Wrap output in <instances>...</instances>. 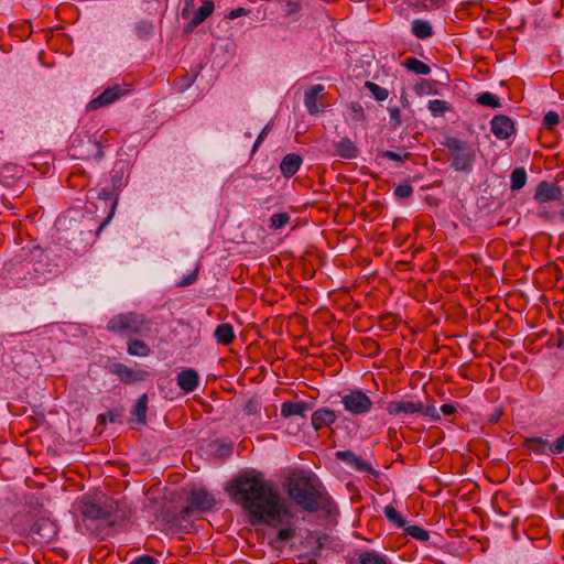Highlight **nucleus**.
<instances>
[{
    "label": "nucleus",
    "instance_id": "nucleus-1",
    "mask_svg": "<svg viewBox=\"0 0 564 564\" xmlns=\"http://www.w3.org/2000/svg\"><path fill=\"white\" fill-rule=\"evenodd\" d=\"M226 491L245 510L251 525L279 529L274 543H284L295 536L294 514L270 481L259 475L243 473L228 484Z\"/></svg>",
    "mask_w": 564,
    "mask_h": 564
},
{
    "label": "nucleus",
    "instance_id": "nucleus-2",
    "mask_svg": "<svg viewBox=\"0 0 564 564\" xmlns=\"http://www.w3.org/2000/svg\"><path fill=\"white\" fill-rule=\"evenodd\" d=\"M285 488L289 498L311 513L327 509L332 502L321 481L311 471H292L285 480Z\"/></svg>",
    "mask_w": 564,
    "mask_h": 564
},
{
    "label": "nucleus",
    "instance_id": "nucleus-3",
    "mask_svg": "<svg viewBox=\"0 0 564 564\" xmlns=\"http://www.w3.org/2000/svg\"><path fill=\"white\" fill-rule=\"evenodd\" d=\"M387 412L394 416H424L431 421H438L442 417L447 419L457 412V406L453 403L442 404L436 408L435 402L425 397L424 400L420 399H402L392 400L387 403Z\"/></svg>",
    "mask_w": 564,
    "mask_h": 564
},
{
    "label": "nucleus",
    "instance_id": "nucleus-4",
    "mask_svg": "<svg viewBox=\"0 0 564 564\" xmlns=\"http://www.w3.org/2000/svg\"><path fill=\"white\" fill-rule=\"evenodd\" d=\"M151 326L150 319L135 312L115 315L107 323L109 332L124 336L145 335L151 332Z\"/></svg>",
    "mask_w": 564,
    "mask_h": 564
},
{
    "label": "nucleus",
    "instance_id": "nucleus-5",
    "mask_svg": "<svg viewBox=\"0 0 564 564\" xmlns=\"http://www.w3.org/2000/svg\"><path fill=\"white\" fill-rule=\"evenodd\" d=\"M443 145L448 151L451 166L455 171L467 172L473 169L476 154L474 148L469 143L455 137H446Z\"/></svg>",
    "mask_w": 564,
    "mask_h": 564
},
{
    "label": "nucleus",
    "instance_id": "nucleus-6",
    "mask_svg": "<svg viewBox=\"0 0 564 564\" xmlns=\"http://www.w3.org/2000/svg\"><path fill=\"white\" fill-rule=\"evenodd\" d=\"M187 505L181 509L180 518L188 520L194 512H205L213 509L216 505L215 497L205 489L193 488L186 498Z\"/></svg>",
    "mask_w": 564,
    "mask_h": 564
},
{
    "label": "nucleus",
    "instance_id": "nucleus-7",
    "mask_svg": "<svg viewBox=\"0 0 564 564\" xmlns=\"http://www.w3.org/2000/svg\"><path fill=\"white\" fill-rule=\"evenodd\" d=\"M344 410L352 416H365L373 409L371 398L362 390L355 389L341 397Z\"/></svg>",
    "mask_w": 564,
    "mask_h": 564
},
{
    "label": "nucleus",
    "instance_id": "nucleus-8",
    "mask_svg": "<svg viewBox=\"0 0 564 564\" xmlns=\"http://www.w3.org/2000/svg\"><path fill=\"white\" fill-rule=\"evenodd\" d=\"M72 148L74 156L80 160H100L104 156L100 142L93 135H78L74 139Z\"/></svg>",
    "mask_w": 564,
    "mask_h": 564
},
{
    "label": "nucleus",
    "instance_id": "nucleus-9",
    "mask_svg": "<svg viewBox=\"0 0 564 564\" xmlns=\"http://www.w3.org/2000/svg\"><path fill=\"white\" fill-rule=\"evenodd\" d=\"M131 86L128 84H116L111 87L106 88L98 97L91 99L86 109L88 111L97 110L106 107L130 93Z\"/></svg>",
    "mask_w": 564,
    "mask_h": 564
},
{
    "label": "nucleus",
    "instance_id": "nucleus-10",
    "mask_svg": "<svg viewBox=\"0 0 564 564\" xmlns=\"http://www.w3.org/2000/svg\"><path fill=\"white\" fill-rule=\"evenodd\" d=\"M57 534V525L48 518L35 520L29 529L28 535L37 544L50 543Z\"/></svg>",
    "mask_w": 564,
    "mask_h": 564
},
{
    "label": "nucleus",
    "instance_id": "nucleus-11",
    "mask_svg": "<svg viewBox=\"0 0 564 564\" xmlns=\"http://www.w3.org/2000/svg\"><path fill=\"white\" fill-rule=\"evenodd\" d=\"M97 234V231L94 234L93 230L89 229L87 231L80 230L78 235H73L70 239L66 240L65 258L70 259L74 256L85 253Z\"/></svg>",
    "mask_w": 564,
    "mask_h": 564
},
{
    "label": "nucleus",
    "instance_id": "nucleus-12",
    "mask_svg": "<svg viewBox=\"0 0 564 564\" xmlns=\"http://www.w3.org/2000/svg\"><path fill=\"white\" fill-rule=\"evenodd\" d=\"M524 445L528 449L538 454L545 453L546 448L552 454H561L564 452V434L556 438L553 443H550L543 437H527L524 440Z\"/></svg>",
    "mask_w": 564,
    "mask_h": 564
},
{
    "label": "nucleus",
    "instance_id": "nucleus-13",
    "mask_svg": "<svg viewBox=\"0 0 564 564\" xmlns=\"http://www.w3.org/2000/svg\"><path fill=\"white\" fill-rule=\"evenodd\" d=\"M110 507H102L89 500H80L78 511L84 519L87 520H107L112 522L110 518Z\"/></svg>",
    "mask_w": 564,
    "mask_h": 564
},
{
    "label": "nucleus",
    "instance_id": "nucleus-14",
    "mask_svg": "<svg viewBox=\"0 0 564 564\" xmlns=\"http://www.w3.org/2000/svg\"><path fill=\"white\" fill-rule=\"evenodd\" d=\"M313 409V403L302 400L284 401L281 404V416L284 420L305 419L308 411Z\"/></svg>",
    "mask_w": 564,
    "mask_h": 564
},
{
    "label": "nucleus",
    "instance_id": "nucleus-15",
    "mask_svg": "<svg viewBox=\"0 0 564 564\" xmlns=\"http://www.w3.org/2000/svg\"><path fill=\"white\" fill-rule=\"evenodd\" d=\"M111 373L116 375L124 383H134L143 381L149 376V372L143 369H132L123 364H113L111 366Z\"/></svg>",
    "mask_w": 564,
    "mask_h": 564
},
{
    "label": "nucleus",
    "instance_id": "nucleus-16",
    "mask_svg": "<svg viewBox=\"0 0 564 564\" xmlns=\"http://www.w3.org/2000/svg\"><path fill=\"white\" fill-rule=\"evenodd\" d=\"M490 130L499 140H506L514 132V123L508 116L496 115L490 121Z\"/></svg>",
    "mask_w": 564,
    "mask_h": 564
},
{
    "label": "nucleus",
    "instance_id": "nucleus-17",
    "mask_svg": "<svg viewBox=\"0 0 564 564\" xmlns=\"http://www.w3.org/2000/svg\"><path fill=\"white\" fill-rule=\"evenodd\" d=\"M336 457L337 459L346 463L348 466H350L357 471L368 473L376 477L379 475V473L375 470L369 463L365 462L364 459H361V457L357 456L350 451L337 452Z\"/></svg>",
    "mask_w": 564,
    "mask_h": 564
},
{
    "label": "nucleus",
    "instance_id": "nucleus-18",
    "mask_svg": "<svg viewBox=\"0 0 564 564\" xmlns=\"http://www.w3.org/2000/svg\"><path fill=\"white\" fill-rule=\"evenodd\" d=\"M562 197L561 187L556 184L549 183L546 181L541 182L534 194V199L538 203H546L552 200H558Z\"/></svg>",
    "mask_w": 564,
    "mask_h": 564
},
{
    "label": "nucleus",
    "instance_id": "nucleus-19",
    "mask_svg": "<svg viewBox=\"0 0 564 564\" xmlns=\"http://www.w3.org/2000/svg\"><path fill=\"white\" fill-rule=\"evenodd\" d=\"M215 4L213 0H203L202 6L194 12L193 18L185 26L187 33L194 31L214 12Z\"/></svg>",
    "mask_w": 564,
    "mask_h": 564
},
{
    "label": "nucleus",
    "instance_id": "nucleus-20",
    "mask_svg": "<svg viewBox=\"0 0 564 564\" xmlns=\"http://www.w3.org/2000/svg\"><path fill=\"white\" fill-rule=\"evenodd\" d=\"M120 180H121V177L117 178V176L113 175L112 176V186H111V188H101L98 192V198L102 199L105 202L111 200V207H110V212H109L108 217L102 223L99 224V226L97 228V232L102 230V228L109 223V220L111 219V217L115 214V209H116L117 204H118V198L113 197V189L116 188L117 183L120 185Z\"/></svg>",
    "mask_w": 564,
    "mask_h": 564
},
{
    "label": "nucleus",
    "instance_id": "nucleus-21",
    "mask_svg": "<svg viewBox=\"0 0 564 564\" xmlns=\"http://www.w3.org/2000/svg\"><path fill=\"white\" fill-rule=\"evenodd\" d=\"M325 87L321 84L310 86L304 94V106L310 115L315 116L321 110L317 107V100L322 97Z\"/></svg>",
    "mask_w": 564,
    "mask_h": 564
},
{
    "label": "nucleus",
    "instance_id": "nucleus-22",
    "mask_svg": "<svg viewBox=\"0 0 564 564\" xmlns=\"http://www.w3.org/2000/svg\"><path fill=\"white\" fill-rule=\"evenodd\" d=\"M176 381L181 390L189 393L198 387L199 376L194 369H186L177 375Z\"/></svg>",
    "mask_w": 564,
    "mask_h": 564
},
{
    "label": "nucleus",
    "instance_id": "nucleus-23",
    "mask_svg": "<svg viewBox=\"0 0 564 564\" xmlns=\"http://www.w3.org/2000/svg\"><path fill=\"white\" fill-rule=\"evenodd\" d=\"M302 161L301 155L296 153L286 154L280 163L282 175L288 178L292 177L300 170Z\"/></svg>",
    "mask_w": 564,
    "mask_h": 564
},
{
    "label": "nucleus",
    "instance_id": "nucleus-24",
    "mask_svg": "<svg viewBox=\"0 0 564 564\" xmlns=\"http://www.w3.org/2000/svg\"><path fill=\"white\" fill-rule=\"evenodd\" d=\"M336 155L339 158L351 160L357 158L358 149L355 143L347 137L341 138L334 144Z\"/></svg>",
    "mask_w": 564,
    "mask_h": 564
},
{
    "label": "nucleus",
    "instance_id": "nucleus-25",
    "mask_svg": "<svg viewBox=\"0 0 564 564\" xmlns=\"http://www.w3.org/2000/svg\"><path fill=\"white\" fill-rule=\"evenodd\" d=\"M214 337L218 344L230 345L235 339L234 327L228 323L219 324L214 332Z\"/></svg>",
    "mask_w": 564,
    "mask_h": 564
},
{
    "label": "nucleus",
    "instance_id": "nucleus-26",
    "mask_svg": "<svg viewBox=\"0 0 564 564\" xmlns=\"http://www.w3.org/2000/svg\"><path fill=\"white\" fill-rule=\"evenodd\" d=\"M411 32L415 37L420 40H425L433 35V29L430 22L421 19H415L412 21Z\"/></svg>",
    "mask_w": 564,
    "mask_h": 564
},
{
    "label": "nucleus",
    "instance_id": "nucleus-27",
    "mask_svg": "<svg viewBox=\"0 0 564 564\" xmlns=\"http://www.w3.org/2000/svg\"><path fill=\"white\" fill-rule=\"evenodd\" d=\"M147 411H148V395L142 394L137 400L135 404L131 410V415L135 417L138 423H145L147 420Z\"/></svg>",
    "mask_w": 564,
    "mask_h": 564
},
{
    "label": "nucleus",
    "instance_id": "nucleus-28",
    "mask_svg": "<svg viewBox=\"0 0 564 564\" xmlns=\"http://www.w3.org/2000/svg\"><path fill=\"white\" fill-rule=\"evenodd\" d=\"M359 564H391L386 555L376 551H365L358 555Z\"/></svg>",
    "mask_w": 564,
    "mask_h": 564
},
{
    "label": "nucleus",
    "instance_id": "nucleus-29",
    "mask_svg": "<svg viewBox=\"0 0 564 564\" xmlns=\"http://www.w3.org/2000/svg\"><path fill=\"white\" fill-rule=\"evenodd\" d=\"M337 415L328 408L316 410L311 416V423H335Z\"/></svg>",
    "mask_w": 564,
    "mask_h": 564
},
{
    "label": "nucleus",
    "instance_id": "nucleus-30",
    "mask_svg": "<svg viewBox=\"0 0 564 564\" xmlns=\"http://www.w3.org/2000/svg\"><path fill=\"white\" fill-rule=\"evenodd\" d=\"M127 350L129 355L138 357H147L151 352L150 347L139 339L129 340Z\"/></svg>",
    "mask_w": 564,
    "mask_h": 564
},
{
    "label": "nucleus",
    "instance_id": "nucleus-31",
    "mask_svg": "<svg viewBox=\"0 0 564 564\" xmlns=\"http://www.w3.org/2000/svg\"><path fill=\"white\" fill-rule=\"evenodd\" d=\"M404 66L409 70H411L417 75H429L431 73V67L427 64H425L424 62H422L415 57L406 58L404 62Z\"/></svg>",
    "mask_w": 564,
    "mask_h": 564
},
{
    "label": "nucleus",
    "instance_id": "nucleus-32",
    "mask_svg": "<svg viewBox=\"0 0 564 564\" xmlns=\"http://www.w3.org/2000/svg\"><path fill=\"white\" fill-rule=\"evenodd\" d=\"M527 183V172L523 167H517L510 175V187L512 191L521 189Z\"/></svg>",
    "mask_w": 564,
    "mask_h": 564
},
{
    "label": "nucleus",
    "instance_id": "nucleus-33",
    "mask_svg": "<svg viewBox=\"0 0 564 564\" xmlns=\"http://www.w3.org/2000/svg\"><path fill=\"white\" fill-rule=\"evenodd\" d=\"M383 513L386 518L393 523L397 528L403 529L406 525V521L404 518L398 512V510L392 507L391 505H388L384 507Z\"/></svg>",
    "mask_w": 564,
    "mask_h": 564
},
{
    "label": "nucleus",
    "instance_id": "nucleus-34",
    "mask_svg": "<svg viewBox=\"0 0 564 564\" xmlns=\"http://www.w3.org/2000/svg\"><path fill=\"white\" fill-rule=\"evenodd\" d=\"M477 102L485 107L499 108L501 106L499 98L491 93H482L477 96Z\"/></svg>",
    "mask_w": 564,
    "mask_h": 564
},
{
    "label": "nucleus",
    "instance_id": "nucleus-35",
    "mask_svg": "<svg viewBox=\"0 0 564 564\" xmlns=\"http://www.w3.org/2000/svg\"><path fill=\"white\" fill-rule=\"evenodd\" d=\"M365 86L378 101H383L389 96L388 90L376 83L366 82Z\"/></svg>",
    "mask_w": 564,
    "mask_h": 564
},
{
    "label": "nucleus",
    "instance_id": "nucleus-36",
    "mask_svg": "<svg viewBox=\"0 0 564 564\" xmlns=\"http://www.w3.org/2000/svg\"><path fill=\"white\" fill-rule=\"evenodd\" d=\"M67 429V434L65 432H62L63 438L67 443H77L83 442L85 440L84 436H82V429L80 425H75L76 429L73 432L70 425H63Z\"/></svg>",
    "mask_w": 564,
    "mask_h": 564
},
{
    "label": "nucleus",
    "instance_id": "nucleus-37",
    "mask_svg": "<svg viewBox=\"0 0 564 564\" xmlns=\"http://www.w3.org/2000/svg\"><path fill=\"white\" fill-rule=\"evenodd\" d=\"M403 529L410 536L419 541L425 542L430 539L429 531L419 525H405Z\"/></svg>",
    "mask_w": 564,
    "mask_h": 564
},
{
    "label": "nucleus",
    "instance_id": "nucleus-38",
    "mask_svg": "<svg viewBox=\"0 0 564 564\" xmlns=\"http://www.w3.org/2000/svg\"><path fill=\"white\" fill-rule=\"evenodd\" d=\"M449 109L448 104L442 99H434L429 101V110L433 116H442Z\"/></svg>",
    "mask_w": 564,
    "mask_h": 564
},
{
    "label": "nucleus",
    "instance_id": "nucleus-39",
    "mask_svg": "<svg viewBox=\"0 0 564 564\" xmlns=\"http://www.w3.org/2000/svg\"><path fill=\"white\" fill-rule=\"evenodd\" d=\"M290 221V215L288 213L274 214L270 218V228L278 230L283 228Z\"/></svg>",
    "mask_w": 564,
    "mask_h": 564
},
{
    "label": "nucleus",
    "instance_id": "nucleus-40",
    "mask_svg": "<svg viewBox=\"0 0 564 564\" xmlns=\"http://www.w3.org/2000/svg\"><path fill=\"white\" fill-rule=\"evenodd\" d=\"M378 155L383 158V159H389V160L397 161V162L408 161L412 156V154L410 152H404L403 155H401V154H399V153H397L394 151H391V150L380 151L378 153Z\"/></svg>",
    "mask_w": 564,
    "mask_h": 564
},
{
    "label": "nucleus",
    "instance_id": "nucleus-41",
    "mask_svg": "<svg viewBox=\"0 0 564 564\" xmlns=\"http://www.w3.org/2000/svg\"><path fill=\"white\" fill-rule=\"evenodd\" d=\"M560 122V117L555 111H549L543 118V127L546 130H552Z\"/></svg>",
    "mask_w": 564,
    "mask_h": 564
},
{
    "label": "nucleus",
    "instance_id": "nucleus-42",
    "mask_svg": "<svg viewBox=\"0 0 564 564\" xmlns=\"http://www.w3.org/2000/svg\"><path fill=\"white\" fill-rule=\"evenodd\" d=\"M348 107L352 113V120L361 121L365 119L364 108L358 101H351Z\"/></svg>",
    "mask_w": 564,
    "mask_h": 564
},
{
    "label": "nucleus",
    "instance_id": "nucleus-43",
    "mask_svg": "<svg viewBox=\"0 0 564 564\" xmlns=\"http://www.w3.org/2000/svg\"><path fill=\"white\" fill-rule=\"evenodd\" d=\"M413 194V188L409 183H403L394 188V195L399 198H409Z\"/></svg>",
    "mask_w": 564,
    "mask_h": 564
},
{
    "label": "nucleus",
    "instance_id": "nucleus-44",
    "mask_svg": "<svg viewBox=\"0 0 564 564\" xmlns=\"http://www.w3.org/2000/svg\"><path fill=\"white\" fill-rule=\"evenodd\" d=\"M388 111H389L390 122H391L392 127L397 128V127L401 126L402 120H401L400 109L398 107H390L388 109Z\"/></svg>",
    "mask_w": 564,
    "mask_h": 564
},
{
    "label": "nucleus",
    "instance_id": "nucleus-45",
    "mask_svg": "<svg viewBox=\"0 0 564 564\" xmlns=\"http://www.w3.org/2000/svg\"><path fill=\"white\" fill-rule=\"evenodd\" d=\"M197 276H198V269H195L193 272H191L189 274L183 276L181 279L180 282H177V286H187V285H191L193 284L196 280H197Z\"/></svg>",
    "mask_w": 564,
    "mask_h": 564
},
{
    "label": "nucleus",
    "instance_id": "nucleus-46",
    "mask_svg": "<svg viewBox=\"0 0 564 564\" xmlns=\"http://www.w3.org/2000/svg\"><path fill=\"white\" fill-rule=\"evenodd\" d=\"M503 414L502 406L497 405L492 409V411L489 414L488 423H497Z\"/></svg>",
    "mask_w": 564,
    "mask_h": 564
},
{
    "label": "nucleus",
    "instance_id": "nucleus-47",
    "mask_svg": "<svg viewBox=\"0 0 564 564\" xmlns=\"http://www.w3.org/2000/svg\"><path fill=\"white\" fill-rule=\"evenodd\" d=\"M117 415L112 411H107L97 416V423L102 424L109 422H113Z\"/></svg>",
    "mask_w": 564,
    "mask_h": 564
},
{
    "label": "nucleus",
    "instance_id": "nucleus-48",
    "mask_svg": "<svg viewBox=\"0 0 564 564\" xmlns=\"http://www.w3.org/2000/svg\"><path fill=\"white\" fill-rule=\"evenodd\" d=\"M156 560L151 555H141L134 558L130 564H155Z\"/></svg>",
    "mask_w": 564,
    "mask_h": 564
},
{
    "label": "nucleus",
    "instance_id": "nucleus-49",
    "mask_svg": "<svg viewBox=\"0 0 564 564\" xmlns=\"http://www.w3.org/2000/svg\"><path fill=\"white\" fill-rule=\"evenodd\" d=\"M248 14V10H246L245 8H237V9H234L231 10L227 15H226V19L228 20H235L239 17H242V15H247Z\"/></svg>",
    "mask_w": 564,
    "mask_h": 564
},
{
    "label": "nucleus",
    "instance_id": "nucleus-50",
    "mask_svg": "<svg viewBox=\"0 0 564 564\" xmlns=\"http://www.w3.org/2000/svg\"><path fill=\"white\" fill-rule=\"evenodd\" d=\"M232 452V445L231 444H219L217 448V454L220 456H228Z\"/></svg>",
    "mask_w": 564,
    "mask_h": 564
},
{
    "label": "nucleus",
    "instance_id": "nucleus-51",
    "mask_svg": "<svg viewBox=\"0 0 564 564\" xmlns=\"http://www.w3.org/2000/svg\"><path fill=\"white\" fill-rule=\"evenodd\" d=\"M268 131H269V126H265L262 131L260 132V134L258 135L254 144H253V152L257 150V148L261 144V142L264 140V138L267 137L268 134Z\"/></svg>",
    "mask_w": 564,
    "mask_h": 564
},
{
    "label": "nucleus",
    "instance_id": "nucleus-52",
    "mask_svg": "<svg viewBox=\"0 0 564 564\" xmlns=\"http://www.w3.org/2000/svg\"><path fill=\"white\" fill-rule=\"evenodd\" d=\"M184 3H185V7L182 9L181 15H182V18L185 19L188 17L189 10L194 6V0H184Z\"/></svg>",
    "mask_w": 564,
    "mask_h": 564
},
{
    "label": "nucleus",
    "instance_id": "nucleus-53",
    "mask_svg": "<svg viewBox=\"0 0 564 564\" xmlns=\"http://www.w3.org/2000/svg\"><path fill=\"white\" fill-rule=\"evenodd\" d=\"M300 430H301V425H288V429L285 430V432L293 437H297Z\"/></svg>",
    "mask_w": 564,
    "mask_h": 564
},
{
    "label": "nucleus",
    "instance_id": "nucleus-54",
    "mask_svg": "<svg viewBox=\"0 0 564 564\" xmlns=\"http://www.w3.org/2000/svg\"><path fill=\"white\" fill-rule=\"evenodd\" d=\"M253 405H254L253 401H249V402H248V404H247V410H248V412L253 411Z\"/></svg>",
    "mask_w": 564,
    "mask_h": 564
},
{
    "label": "nucleus",
    "instance_id": "nucleus-55",
    "mask_svg": "<svg viewBox=\"0 0 564 564\" xmlns=\"http://www.w3.org/2000/svg\"><path fill=\"white\" fill-rule=\"evenodd\" d=\"M560 220L564 223V209L558 213Z\"/></svg>",
    "mask_w": 564,
    "mask_h": 564
},
{
    "label": "nucleus",
    "instance_id": "nucleus-56",
    "mask_svg": "<svg viewBox=\"0 0 564 564\" xmlns=\"http://www.w3.org/2000/svg\"><path fill=\"white\" fill-rule=\"evenodd\" d=\"M325 425H319V424L313 425L315 432L319 431Z\"/></svg>",
    "mask_w": 564,
    "mask_h": 564
}]
</instances>
